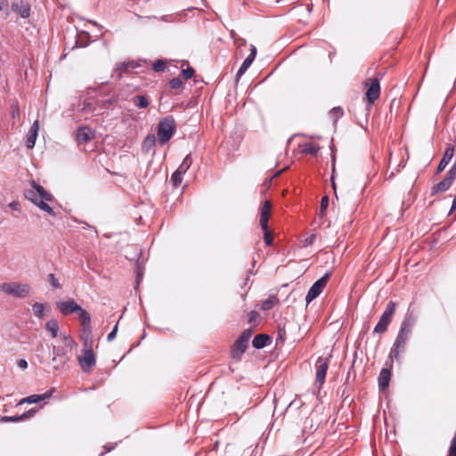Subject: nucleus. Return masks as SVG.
<instances>
[{
  "mask_svg": "<svg viewBox=\"0 0 456 456\" xmlns=\"http://www.w3.org/2000/svg\"><path fill=\"white\" fill-rule=\"evenodd\" d=\"M391 379V370L387 368H383L380 372L378 379L379 381V387L381 391H385L390 382Z\"/></svg>",
  "mask_w": 456,
  "mask_h": 456,
  "instance_id": "obj_17",
  "label": "nucleus"
},
{
  "mask_svg": "<svg viewBox=\"0 0 456 456\" xmlns=\"http://www.w3.org/2000/svg\"><path fill=\"white\" fill-rule=\"evenodd\" d=\"M410 335L409 333L399 330L389 354L391 358L399 359L400 354L405 350Z\"/></svg>",
  "mask_w": 456,
  "mask_h": 456,
  "instance_id": "obj_10",
  "label": "nucleus"
},
{
  "mask_svg": "<svg viewBox=\"0 0 456 456\" xmlns=\"http://www.w3.org/2000/svg\"><path fill=\"white\" fill-rule=\"evenodd\" d=\"M135 68H136V65L134 64V61H126V62L125 61V62L117 64V66L114 69V72L118 73V79H120L122 77V74L124 72H126L130 69H134Z\"/></svg>",
  "mask_w": 456,
  "mask_h": 456,
  "instance_id": "obj_21",
  "label": "nucleus"
},
{
  "mask_svg": "<svg viewBox=\"0 0 456 456\" xmlns=\"http://www.w3.org/2000/svg\"><path fill=\"white\" fill-rule=\"evenodd\" d=\"M328 206H329V197L326 195V196H323L321 200V205H320V216H324V214L328 208Z\"/></svg>",
  "mask_w": 456,
  "mask_h": 456,
  "instance_id": "obj_34",
  "label": "nucleus"
},
{
  "mask_svg": "<svg viewBox=\"0 0 456 456\" xmlns=\"http://www.w3.org/2000/svg\"><path fill=\"white\" fill-rule=\"evenodd\" d=\"M456 178V163H454L450 170L448 171L446 177L444 179V181L446 183L448 187L450 188L453 180Z\"/></svg>",
  "mask_w": 456,
  "mask_h": 456,
  "instance_id": "obj_29",
  "label": "nucleus"
},
{
  "mask_svg": "<svg viewBox=\"0 0 456 456\" xmlns=\"http://www.w3.org/2000/svg\"><path fill=\"white\" fill-rule=\"evenodd\" d=\"M30 185L31 189L24 191L25 198L33 202L41 210L49 214L51 216H56V213L53 208L46 203V201H53V196L34 180L30 181Z\"/></svg>",
  "mask_w": 456,
  "mask_h": 456,
  "instance_id": "obj_1",
  "label": "nucleus"
},
{
  "mask_svg": "<svg viewBox=\"0 0 456 456\" xmlns=\"http://www.w3.org/2000/svg\"><path fill=\"white\" fill-rule=\"evenodd\" d=\"M114 102H115V100L110 99V100L106 101V103L107 104H112Z\"/></svg>",
  "mask_w": 456,
  "mask_h": 456,
  "instance_id": "obj_59",
  "label": "nucleus"
},
{
  "mask_svg": "<svg viewBox=\"0 0 456 456\" xmlns=\"http://www.w3.org/2000/svg\"><path fill=\"white\" fill-rule=\"evenodd\" d=\"M271 343V337L267 334H258L255 336L252 346L256 349H261Z\"/></svg>",
  "mask_w": 456,
  "mask_h": 456,
  "instance_id": "obj_19",
  "label": "nucleus"
},
{
  "mask_svg": "<svg viewBox=\"0 0 456 456\" xmlns=\"http://www.w3.org/2000/svg\"><path fill=\"white\" fill-rule=\"evenodd\" d=\"M331 183H332V187H333L334 191H336V184H335V182H334V176L333 175L331 176ZM335 196H336V199H338V196H337L336 192H335Z\"/></svg>",
  "mask_w": 456,
  "mask_h": 456,
  "instance_id": "obj_56",
  "label": "nucleus"
},
{
  "mask_svg": "<svg viewBox=\"0 0 456 456\" xmlns=\"http://www.w3.org/2000/svg\"><path fill=\"white\" fill-rule=\"evenodd\" d=\"M328 366H329V359L328 358L319 357L315 362V369H316L315 380L320 386H322L325 382Z\"/></svg>",
  "mask_w": 456,
  "mask_h": 456,
  "instance_id": "obj_13",
  "label": "nucleus"
},
{
  "mask_svg": "<svg viewBox=\"0 0 456 456\" xmlns=\"http://www.w3.org/2000/svg\"><path fill=\"white\" fill-rule=\"evenodd\" d=\"M46 330L50 331L53 338H56L59 331V324L55 319H51L45 324Z\"/></svg>",
  "mask_w": 456,
  "mask_h": 456,
  "instance_id": "obj_27",
  "label": "nucleus"
},
{
  "mask_svg": "<svg viewBox=\"0 0 456 456\" xmlns=\"http://www.w3.org/2000/svg\"><path fill=\"white\" fill-rule=\"evenodd\" d=\"M153 69L156 72H163L166 69V63L162 60H158L153 64Z\"/></svg>",
  "mask_w": 456,
  "mask_h": 456,
  "instance_id": "obj_35",
  "label": "nucleus"
},
{
  "mask_svg": "<svg viewBox=\"0 0 456 456\" xmlns=\"http://www.w3.org/2000/svg\"><path fill=\"white\" fill-rule=\"evenodd\" d=\"M37 133H38V124H37V121H36L27 134L26 145L28 148L32 149L35 146L36 140L37 137Z\"/></svg>",
  "mask_w": 456,
  "mask_h": 456,
  "instance_id": "obj_20",
  "label": "nucleus"
},
{
  "mask_svg": "<svg viewBox=\"0 0 456 456\" xmlns=\"http://www.w3.org/2000/svg\"><path fill=\"white\" fill-rule=\"evenodd\" d=\"M64 341H65V348L66 347H71L73 345H75V341L70 337L64 336Z\"/></svg>",
  "mask_w": 456,
  "mask_h": 456,
  "instance_id": "obj_47",
  "label": "nucleus"
},
{
  "mask_svg": "<svg viewBox=\"0 0 456 456\" xmlns=\"http://www.w3.org/2000/svg\"><path fill=\"white\" fill-rule=\"evenodd\" d=\"M9 208L14 211H20V203L18 201H12L9 203Z\"/></svg>",
  "mask_w": 456,
  "mask_h": 456,
  "instance_id": "obj_48",
  "label": "nucleus"
},
{
  "mask_svg": "<svg viewBox=\"0 0 456 456\" xmlns=\"http://www.w3.org/2000/svg\"><path fill=\"white\" fill-rule=\"evenodd\" d=\"M175 130V121L172 116L162 118L158 125L157 135L160 144H165L173 136Z\"/></svg>",
  "mask_w": 456,
  "mask_h": 456,
  "instance_id": "obj_3",
  "label": "nucleus"
},
{
  "mask_svg": "<svg viewBox=\"0 0 456 456\" xmlns=\"http://www.w3.org/2000/svg\"><path fill=\"white\" fill-rule=\"evenodd\" d=\"M57 308L60 310L62 315L67 316L73 313L77 314L78 318L80 319L82 316V313H88L86 310L83 309L79 305H77L74 300H67V301H59L56 303Z\"/></svg>",
  "mask_w": 456,
  "mask_h": 456,
  "instance_id": "obj_8",
  "label": "nucleus"
},
{
  "mask_svg": "<svg viewBox=\"0 0 456 456\" xmlns=\"http://www.w3.org/2000/svg\"><path fill=\"white\" fill-rule=\"evenodd\" d=\"M37 409H30L29 411L24 412L23 414H21V417H22V419L25 420L30 417H32L36 412H37Z\"/></svg>",
  "mask_w": 456,
  "mask_h": 456,
  "instance_id": "obj_44",
  "label": "nucleus"
},
{
  "mask_svg": "<svg viewBox=\"0 0 456 456\" xmlns=\"http://www.w3.org/2000/svg\"><path fill=\"white\" fill-rule=\"evenodd\" d=\"M37 409H30L29 411L24 412L23 414H21V417H22V419L25 420L30 417H32L36 412H37Z\"/></svg>",
  "mask_w": 456,
  "mask_h": 456,
  "instance_id": "obj_45",
  "label": "nucleus"
},
{
  "mask_svg": "<svg viewBox=\"0 0 456 456\" xmlns=\"http://www.w3.org/2000/svg\"><path fill=\"white\" fill-rule=\"evenodd\" d=\"M264 232H265V234H264L265 243L267 246L272 245L273 241V236H272L271 232H269V230L264 231Z\"/></svg>",
  "mask_w": 456,
  "mask_h": 456,
  "instance_id": "obj_39",
  "label": "nucleus"
},
{
  "mask_svg": "<svg viewBox=\"0 0 456 456\" xmlns=\"http://www.w3.org/2000/svg\"><path fill=\"white\" fill-rule=\"evenodd\" d=\"M365 86L367 87L365 95L368 100V103L365 104L364 111H365V118L367 119L369 117L370 111L371 104L380 95L379 79L378 77H370L366 80Z\"/></svg>",
  "mask_w": 456,
  "mask_h": 456,
  "instance_id": "obj_4",
  "label": "nucleus"
},
{
  "mask_svg": "<svg viewBox=\"0 0 456 456\" xmlns=\"http://www.w3.org/2000/svg\"><path fill=\"white\" fill-rule=\"evenodd\" d=\"M53 368H54V369H58V368H59V364L54 365V366H53Z\"/></svg>",
  "mask_w": 456,
  "mask_h": 456,
  "instance_id": "obj_61",
  "label": "nucleus"
},
{
  "mask_svg": "<svg viewBox=\"0 0 456 456\" xmlns=\"http://www.w3.org/2000/svg\"><path fill=\"white\" fill-rule=\"evenodd\" d=\"M156 143V137L153 134H148L142 142V150L146 152L150 151Z\"/></svg>",
  "mask_w": 456,
  "mask_h": 456,
  "instance_id": "obj_23",
  "label": "nucleus"
},
{
  "mask_svg": "<svg viewBox=\"0 0 456 456\" xmlns=\"http://www.w3.org/2000/svg\"><path fill=\"white\" fill-rule=\"evenodd\" d=\"M169 86L172 89H178L182 87L183 82L179 77H173L169 81Z\"/></svg>",
  "mask_w": 456,
  "mask_h": 456,
  "instance_id": "obj_36",
  "label": "nucleus"
},
{
  "mask_svg": "<svg viewBox=\"0 0 456 456\" xmlns=\"http://www.w3.org/2000/svg\"><path fill=\"white\" fill-rule=\"evenodd\" d=\"M0 290L17 298H25L31 293V287L28 283L4 282L0 284Z\"/></svg>",
  "mask_w": 456,
  "mask_h": 456,
  "instance_id": "obj_2",
  "label": "nucleus"
},
{
  "mask_svg": "<svg viewBox=\"0 0 456 456\" xmlns=\"http://www.w3.org/2000/svg\"><path fill=\"white\" fill-rule=\"evenodd\" d=\"M281 173V171L277 172V174L275 175V176L279 175Z\"/></svg>",
  "mask_w": 456,
  "mask_h": 456,
  "instance_id": "obj_62",
  "label": "nucleus"
},
{
  "mask_svg": "<svg viewBox=\"0 0 456 456\" xmlns=\"http://www.w3.org/2000/svg\"><path fill=\"white\" fill-rule=\"evenodd\" d=\"M183 174L175 170L171 175V182L173 183L174 187H178L183 180Z\"/></svg>",
  "mask_w": 456,
  "mask_h": 456,
  "instance_id": "obj_33",
  "label": "nucleus"
},
{
  "mask_svg": "<svg viewBox=\"0 0 456 456\" xmlns=\"http://www.w3.org/2000/svg\"><path fill=\"white\" fill-rule=\"evenodd\" d=\"M396 304L394 301H389L380 316L377 325L374 327V333L383 334L387 330V328L392 322L393 316L395 313Z\"/></svg>",
  "mask_w": 456,
  "mask_h": 456,
  "instance_id": "obj_5",
  "label": "nucleus"
},
{
  "mask_svg": "<svg viewBox=\"0 0 456 456\" xmlns=\"http://www.w3.org/2000/svg\"><path fill=\"white\" fill-rule=\"evenodd\" d=\"M279 303V299L275 295H271L268 298L263 301L262 310L268 311L272 309L276 304Z\"/></svg>",
  "mask_w": 456,
  "mask_h": 456,
  "instance_id": "obj_25",
  "label": "nucleus"
},
{
  "mask_svg": "<svg viewBox=\"0 0 456 456\" xmlns=\"http://www.w3.org/2000/svg\"><path fill=\"white\" fill-rule=\"evenodd\" d=\"M22 417L21 415H18V416H4L2 418V421L4 422H19V421H22Z\"/></svg>",
  "mask_w": 456,
  "mask_h": 456,
  "instance_id": "obj_37",
  "label": "nucleus"
},
{
  "mask_svg": "<svg viewBox=\"0 0 456 456\" xmlns=\"http://www.w3.org/2000/svg\"><path fill=\"white\" fill-rule=\"evenodd\" d=\"M8 2L7 0H0V11L4 9L5 6H7Z\"/></svg>",
  "mask_w": 456,
  "mask_h": 456,
  "instance_id": "obj_54",
  "label": "nucleus"
},
{
  "mask_svg": "<svg viewBox=\"0 0 456 456\" xmlns=\"http://www.w3.org/2000/svg\"><path fill=\"white\" fill-rule=\"evenodd\" d=\"M132 102H134V104L136 107H138L140 109H145V108H147L150 105L149 99L146 96H144V95H135L132 99Z\"/></svg>",
  "mask_w": 456,
  "mask_h": 456,
  "instance_id": "obj_24",
  "label": "nucleus"
},
{
  "mask_svg": "<svg viewBox=\"0 0 456 456\" xmlns=\"http://www.w3.org/2000/svg\"><path fill=\"white\" fill-rule=\"evenodd\" d=\"M142 277V273L138 272L137 273V276H136V283H137V285L139 284Z\"/></svg>",
  "mask_w": 456,
  "mask_h": 456,
  "instance_id": "obj_57",
  "label": "nucleus"
},
{
  "mask_svg": "<svg viewBox=\"0 0 456 456\" xmlns=\"http://www.w3.org/2000/svg\"><path fill=\"white\" fill-rule=\"evenodd\" d=\"M118 322L116 323L113 330L109 333V335L107 337L108 341H112L115 338L117 332H118Z\"/></svg>",
  "mask_w": 456,
  "mask_h": 456,
  "instance_id": "obj_43",
  "label": "nucleus"
},
{
  "mask_svg": "<svg viewBox=\"0 0 456 456\" xmlns=\"http://www.w3.org/2000/svg\"><path fill=\"white\" fill-rule=\"evenodd\" d=\"M456 208V196L454 197L453 199V201H452V208H451V211H452L453 209Z\"/></svg>",
  "mask_w": 456,
  "mask_h": 456,
  "instance_id": "obj_58",
  "label": "nucleus"
},
{
  "mask_svg": "<svg viewBox=\"0 0 456 456\" xmlns=\"http://www.w3.org/2000/svg\"><path fill=\"white\" fill-rule=\"evenodd\" d=\"M82 326V339L84 347H87L92 343V327H91V316L89 313H82V316L79 319Z\"/></svg>",
  "mask_w": 456,
  "mask_h": 456,
  "instance_id": "obj_11",
  "label": "nucleus"
},
{
  "mask_svg": "<svg viewBox=\"0 0 456 456\" xmlns=\"http://www.w3.org/2000/svg\"><path fill=\"white\" fill-rule=\"evenodd\" d=\"M268 221H269V217H260L259 224L263 231L269 230Z\"/></svg>",
  "mask_w": 456,
  "mask_h": 456,
  "instance_id": "obj_40",
  "label": "nucleus"
},
{
  "mask_svg": "<svg viewBox=\"0 0 456 456\" xmlns=\"http://www.w3.org/2000/svg\"><path fill=\"white\" fill-rule=\"evenodd\" d=\"M453 154H454L453 146L452 145L447 146V148L445 149V151L444 153V156H443L442 159L440 160L439 165L437 167V173L442 172L446 167V166L449 164V162L452 159Z\"/></svg>",
  "mask_w": 456,
  "mask_h": 456,
  "instance_id": "obj_16",
  "label": "nucleus"
},
{
  "mask_svg": "<svg viewBox=\"0 0 456 456\" xmlns=\"http://www.w3.org/2000/svg\"><path fill=\"white\" fill-rule=\"evenodd\" d=\"M183 165L188 167L190 168V167L191 166L192 164V158H191V154H187L185 156V158L183 159V162H182Z\"/></svg>",
  "mask_w": 456,
  "mask_h": 456,
  "instance_id": "obj_46",
  "label": "nucleus"
},
{
  "mask_svg": "<svg viewBox=\"0 0 456 456\" xmlns=\"http://www.w3.org/2000/svg\"><path fill=\"white\" fill-rule=\"evenodd\" d=\"M17 365H18L19 368L24 370V369H26L28 367V362H27L26 360L20 359V360L18 361Z\"/></svg>",
  "mask_w": 456,
  "mask_h": 456,
  "instance_id": "obj_50",
  "label": "nucleus"
},
{
  "mask_svg": "<svg viewBox=\"0 0 456 456\" xmlns=\"http://www.w3.org/2000/svg\"><path fill=\"white\" fill-rule=\"evenodd\" d=\"M53 389H51L47 392H45V394H42V395H29L26 398H23L20 403H39L41 401H44L47 398H50L53 395Z\"/></svg>",
  "mask_w": 456,
  "mask_h": 456,
  "instance_id": "obj_18",
  "label": "nucleus"
},
{
  "mask_svg": "<svg viewBox=\"0 0 456 456\" xmlns=\"http://www.w3.org/2000/svg\"><path fill=\"white\" fill-rule=\"evenodd\" d=\"M315 240V235L314 234H312L310 237H308L306 240H305V243L307 245H310L314 242V240Z\"/></svg>",
  "mask_w": 456,
  "mask_h": 456,
  "instance_id": "obj_53",
  "label": "nucleus"
},
{
  "mask_svg": "<svg viewBox=\"0 0 456 456\" xmlns=\"http://www.w3.org/2000/svg\"><path fill=\"white\" fill-rule=\"evenodd\" d=\"M77 360L82 370L85 373H89L92 370V369L95 366L96 357L91 345H88L87 347H85L84 354L79 355Z\"/></svg>",
  "mask_w": 456,
  "mask_h": 456,
  "instance_id": "obj_7",
  "label": "nucleus"
},
{
  "mask_svg": "<svg viewBox=\"0 0 456 456\" xmlns=\"http://www.w3.org/2000/svg\"><path fill=\"white\" fill-rule=\"evenodd\" d=\"M67 354V350L65 347H53V362L58 361L60 358V364H64L68 361V357H65Z\"/></svg>",
  "mask_w": 456,
  "mask_h": 456,
  "instance_id": "obj_22",
  "label": "nucleus"
},
{
  "mask_svg": "<svg viewBox=\"0 0 456 456\" xmlns=\"http://www.w3.org/2000/svg\"><path fill=\"white\" fill-rule=\"evenodd\" d=\"M331 112L333 114H338L339 116H342L343 115V110L340 108V107H335L331 110Z\"/></svg>",
  "mask_w": 456,
  "mask_h": 456,
  "instance_id": "obj_52",
  "label": "nucleus"
},
{
  "mask_svg": "<svg viewBox=\"0 0 456 456\" xmlns=\"http://www.w3.org/2000/svg\"><path fill=\"white\" fill-rule=\"evenodd\" d=\"M189 167L183 165L182 163L180 164V166L178 167V168L176 169L178 172H180L181 174L184 175L187 171H188Z\"/></svg>",
  "mask_w": 456,
  "mask_h": 456,
  "instance_id": "obj_51",
  "label": "nucleus"
},
{
  "mask_svg": "<svg viewBox=\"0 0 456 456\" xmlns=\"http://www.w3.org/2000/svg\"><path fill=\"white\" fill-rule=\"evenodd\" d=\"M449 456H456V452L455 453L449 452Z\"/></svg>",
  "mask_w": 456,
  "mask_h": 456,
  "instance_id": "obj_60",
  "label": "nucleus"
},
{
  "mask_svg": "<svg viewBox=\"0 0 456 456\" xmlns=\"http://www.w3.org/2000/svg\"><path fill=\"white\" fill-rule=\"evenodd\" d=\"M256 48L253 45H250V53L248 56V58H251L252 61H254L256 58Z\"/></svg>",
  "mask_w": 456,
  "mask_h": 456,
  "instance_id": "obj_49",
  "label": "nucleus"
},
{
  "mask_svg": "<svg viewBox=\"0 0 456 456\" xmlns=\"http://www.w3.org/2000/svg\"><path fill=\"white\" fill-rule=\"evenodd\" d=\"M248 322L249 323H256V320L258 318V314L256 311H250L248 314Z\"/></svg>",
  "mask_w": 456,
  "mask_h": 456,
  "instance_id": "obj_42",
  "label": "nucleus"
},
{
  "mask_svg": "<svg viewBox=\"0 0 456 456\" xmlns=\"http://www.w3.org/2000/svg\"><path fill=\"white\" fill-rule=\"evenodd\" d=\"M415 322H416L415 316L411 313L407 312L402 323H401V327H400L399 330L411 334L412 328L415 324Z\"/></svg>",
  "mask_w": 456,
  "mask_h": 456,
  "instance_id": "obj_15",
  "label": "nucleus"
},
{
  "mask_svg": "<svg viewBox=\"0 0 456 456\" xmlns=\"http://www.w3.org/2000/svg\"><path fill=\"white\" fill-rule=\"evenodd\" d=\"M253 61L251 58H246L241 66L240 67L239 70L237 71V74H236V80H239L240 78V77L247 71V69L250 67V65L252 64Z\"/></svg>",
  "mask_w": 456,
  "mask_h": 456,
  "instance_id": "obj_28",
  "label": "nucleus"
},
{
  "mask_svg": "<svg viewBox=\"0 0 456 456\" xmlns=\"http://www.w3.org/2000/svg\"><path fill=\"white\" fill-rule=\"evenodd\" d=\"M303 153L316 156L319 151V147L313 143H306L303 148Z\"/></svg>",
  "mask_w": 456,
  "mask_h": 456,
  "instance_id": "obj_30",
  "label": "nucleus"
},
{
  "mask_svg": "<svg viewBox=\"0 0 456 456\" xmlns=\"http://www.w3.org/2000/svg\"><path fill=\"white\" fill-rule=\"evenodd\" d=\"M11 10L22 19L28 18L31 12L30 4L25 0H14L12 3Z\"/></svg>",
  "mask_w": 456,
  "mask_h": 456,
  "instance_id": "obj_12",
  "label": "nucleus"
},
{
  "mask_svg": "<svg viewBox=\"0 0 456 456\" xmlns=\"http://www.w3.org/2000/svg\"><path fill=\"white\" fill-rule=\"evenodd\" d=\"M182 73L185 79H189L192 77L195 70L191 67H188L187 69H183Z\"/></svg>",
  "mask_w": 456,
  "mask_h": 456,
  "instance_id": "obj_38",
  "label": "nucleus"
},
{
  "mask_svg": "<svg viewBox=\"0 0 456 456\" xmlns=\"http://www.w3.org/2000/svg\"><path fill=\"white\" fill-rule=\"evenodd\" d=\"M329 281V273H325L322 277L318 279L309 289L306 297L305 301L306 304H309L314 299L318 297L321 293L323 291L324 288L326 287Z\"/></svg>",
  "mask_w": 456,
  "mask_h": 456,
  "instance_id": "obj_9",
  "label": "nucleus"
},
{
  "mask_svg": "<svg viewBox=\"0 0 456 456\" xmlns=\"http://www.w3.org/2000/svg\"><path fill=\"white\" fill-rule=\"evenodd\" d=\"M46 305H47L46 304H42V303H37V302L35 303L32 305V311H33L34 315L38 319H44L45 310Z\"/></svg>",
  "mask_w": 456,
  "mask_h": 456,
  "instance_id": "obj_26",
  "label": "nucleus"
},
{
  "mask_svg": "<svg viewBox=\"0 0 456 456\" xmlns=\"http://www.w3.org/2000/svg\"><path fill=\"white\" fill-rule=\"evenodd\" d=\"M252 330L247 329L242 331L240 337L237 338L235 343L232 346V356L236 360H240L242 354L245 353L248 341L252 336Z\"/></svg>",
  "mask_w": 456,
  "mask_h": 456,
  "instance_id": "obj_6",
  "label": "nucleus"
},
{
  "mask_svg": "<svg viewBox=\"0 0 456 456\" xmlns=\"http://www.w3.org/2000/svg\"><path fill=\"white\" fill-rule=\"evenodd\" d=\"M20 115V111H19V109L16 107L13 110H12V117L13 118H16V117H19Z\"/></svg>",
  "mask_w": 456,
  "mask_h": 456,
  "instance_id": "obj_55",
  "label": "nucleus"
},
{
  "mask_svg": "<svg viewBox=\"0 0 456 456\" xmlns=\"http://www.w3.org/2000/svg\"><path fill=\"white\" fill-rule=\"evenodd\" d=\"M94 136V132L88 126H81L77 130L76 141L78 144L89 142Z\"/></svg>",
  "mask_w": 456,
  "mask_h": 456,
  "instance_id": "obj_14",
  "label": "nucleus"
},
{
  "mask_svg": "<svg viewBox=\"0 0 456 456\" xmlns=\"http://www.w3.org/2000/svg\"><path fill=\"white\" fill-rule=\"evenodd\" d=\"M448 189H449V187L446 184V183L444 180H442L441 182H439L438 183H436L433 186L432 195H435L439 192L446 191Z\"/></svg>",
  "mask_w": 456,
  "mask_h": 456,
  "instance_id": "obj_31",
  "label": "nucleus"
},
{
  "mask_svg": "<svg viewBox=\"0 0 456 456\" xmlns=\"http://www.w3.org/2000/svg\"><path fill=\"white\" fill-rule=\"evenodd\" d=\"M49 281L53 288H55V289L61 288V284L59 283L58 280L55 278L54 274H53V273L49 274Z\"/></svg>",
  "mask_w": 456,
  "mask_h": 456,
  "instance_id": "obj_41",
  "label": "nucleus"
},
{
  "mask_svg": "<svg viewBox=\"0 0 456 456\" xmlns=\"http://www.w3.org/2000/svg\"><path fill=\"white\" fill-rule=\"evenodd\" d=\"M272 205L269 201H265L260 208V217H269L271 216Z\"/></svg>",
  "mask_w": 456,
  "mask_h": 456,
  "instance_id": "obj_32",
  "label": "nucleus"
}]
</instances>
